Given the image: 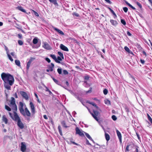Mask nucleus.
Here are the masks:
<instances>
[{"mask_svg": "<svg viewBox=\"0 0 152 152\" xmlns=\"http://www.w3.org/2000/svg\"><path fill=\"white\" fill-rule=\"evenodd\" d=\"M1 77L4 82V87L8 90H11V86L14 84L15 82L13 76L9 73L3 72L1 75Z\"/></svg>", "mask_w": 152, "mask_h": 152, "instance_id": "f257e3e1", "label": "nucleus"}, {"mask_svg": "<svg viewBox=\"0 0 152 152\" xmlns=\"http://www.w3.org/2000/svg\"><path fill=\"white\" fill-rule=\"evenodd\" d=\"M20 113L25 117L27 116L30 117L31 115V113L27 107H25L24 110L21 111V112H20Z\"/></svg>", "mask_w": 152, "mask_h": 152, "instance_id": "f03ea898", "label": "nucleus"}, {"mask_svg": "<svg viewBox=\"0 0 152 152\" xmlns=\"http://www.w3.org/2000/svg\"><path fill=\"white\" fill-rule=\"evenodd\" d=\"M87 108L89 111L90 112L91 114L92 115V116L94 118V119L97 121H99V119H98L97 116H98L99 115L100 113L99 112L96 110H93V112L94 113H91L88 107H87Z\"/></svg>", "mask_w": 152, "mask_h": 152, "instance_id": "7ed1b4c3", "label": "nucleus"}, {"mask_svg": "<svg viewBox=\"0 0 152 152\" xmlns=\"http://www.w3.org/2000/svg\"><path fill=\"white\" fill-rule=\"evenodd\" d=\"M10 104L12 105V109L14 110L17 111V107L15 104V98L13 97H11V99L10 101Z\"/></svg>", "mask_w": 152, "mask_h": 152, "instance_id": "20e7f679", "label": "nucleus"}, {"mask_svg": "<svg viewBox=\"0 0 152 152\" xmlns=\"http://www.w3.org/2000/svg\"><path fill=\"white\" fill-rule=\"evenodd\" d=\"M17 111L14 110L13 111V117H12V119L15 121H17L18 120L20 119L19 116L18 115V114L16 112Z\"/></svg>", "mask_w": 152, "mask_h": 152, "instance_id": "39448f33", "label": "nucleus"}, {"mask_svg": "<svg viewBox=\"0 0 152 152\" xmlns=\"http://www.w3.org/2000/svg\"><path fill=\"white\" fill-rule=\"evenodd\" d=\"M76 134H78L80 136L82 137H84L85 135L83 132H84L81 130L78 127L75 128Z\"/></svg>", "mask_w": 152, "mask_h": 152, "instance_id": "423d86ee", "label": "nucleus"}, {"mask_svg": "<svg viewBox=\"0 0 152 152\" xmlns=\"http://www.w3.org/2000/svg\"><path fill=\"white\" fill-rule=\"evenodd\" d=\"M21 151L22 152H25L26 149V146L25 142H21Z\"/></svg>", "mask_w": 152, "mask_h": 152, "instance_id": "0eeeda50", "label": "nucleus"}, {"mask_svg": "<svg viewBox=\"0 0 152 152\" xmlns=\"http://www.w3.org/2000/svg\"><path fill=\"white\" fill-rule=\"evenodd\" d=\"M31 111L32 115H34L35 113V110L34 105L32 102H30L29 104Z\"/></svg>", "mask_w": 152, "mask_h": 152, "instance_id": "6e6552de", "label": "nucleus"}, {"mask_svg": "<svg viewBox=\"0 0 152 152\" xmlns=\"http://www.w3.org/2000/svg\"><path fill=\"white\" fill-rule=\"evenodd\" d=\"M35 59V58L31 57L28 61L27 63L26 68L28 70L31 66V64L32 61Z\"/></svg>", "mask_w": 152, "mask_h": 152, "instance_id": "1a4fd4ad", "label": "nucleus"}, {"mask_svg": "<svg viewBox=\"0 0 152 152\" xmlns=\"http://www.w3.org/2000/svg\"><path fill=\"white\" fill-rule=\"evenodd\" d=\"M20 93L23 97L25 98L26 100L28 99V97L26 92L23 91H20Z\"/></svg>", "mask_w": 152, "mask_h": 152, "instance_id": "9d476101", "label": "nucleus"}, {"mask_svg": "<svg viewBox=\"0 0 152 152\" xmlns=\"http://www.w3.org/2000/svg\"><path fill=\"white\" fill-rule=\"evenodd\" d=\"M17 122V125L21 129H23L24 128V126L23 123L21 121V119H20Z\"/></svg>", "mask_w": 152, "mask_h": 152, "instance_id": "9b49d317", "label": "nucleus"}, {"mask_svg": "<svg viewBox=\"0 0 152 152\" xmlns=\"http://www.w3.org/2000/svg\"><path fill=\"white\" fill-rule=\"evenodd\" d=\"M43 47L45 49L47 50H50L51 49L50 46L47 42H45L44 43Z\"/></svg>", "mask_w": 152, "mask_h": 152, "instance_id": "f8f14e48", "label": "nucleus"}, {"mask_svg": "<svg viewBox=\"0 0 152 152\" xmlns=\"http://www.w3.org/2000/svg\"><path fill=\"white\" fill-rule=\"evenodd\" d=\"M60 48L61 50L64 51H69V49L68 48L62 44L60 45Z\"/></svg>", "mask_w": 152, "mask_h": 152, "instance_id": "ddd939ff", "label": "nucleus"}, {"mask_svg": "<svg viewBox=\"0 0 152 152\" xmlns=\"http://www.w3.org/2000/svg\"><path fill=\"white\" fill-rule=\"evenodd\" d=\"M23 104L22 102H19V110L20 112H21V111H22L23 110H24L23 108Z\"/></svg>", "mask_w": 152, "mask_h": 152, "instance_id": "4468645a", "label": "nucleus"}, {"mask_svg": "<svg viewBox=\"0 0 152 152\" xmlns=\"http://www.w3.org/2000/svg\"><path fill=\"white\" fill-rule=\"evenodd\" d=\"M50 56L57 63H60V61L57 60L56 56L54 54H50Z\"/></svg>", "mask_w": 152, "mask_h": 152, "instance_id": "2eb2a0df", "label": "nucleus"}, {"mask_svg": "<svg viewBox=\"0 0 152 152\" xmlns=\"http://www.w3.org/2000/svg\"><path fill=\"white\" fill-rule=\"evenodd\" d=\"M116 133L119 141L121 142L122 140V136L120 132L118 130H116Z\"/></svg>", "mask_w": 152, "mask_h": 152, "instance_id": "dca6fc26", "label": "nucleus"}, {"mask_svg": "<svg viewBox=\"0 0 152 152\" xmlns=\"http://www.w3.org/2000/svg\"><path fill=\"white\" fill-rule=\"evenodd\" d=\"M16 9L25 13H26L25 10L23 9V7L21 6H19L16 7Z\"/></svg>", "mask_w": 152, "mask_h": 152, "instance_id": "f3484780", "label": "nucleus"}, {"mask_svg": "<svg viewBox=\"0 0 152 152\" xmlns=\"http://www.w3.org/2000/svg\"><path fill=\"white\" fill-rule=\"evenodd\" d=\"M54 67V64L53 63H51V65H48V67L49 68V69H50V72H52L53 70V69Z\"/></svg>", "mask_w": 152, "mask_h": 152, "instance_id": "a211bd4d", "label": "nucleus"}, {"mask_svg": "<svg viewBox=\"0 0 152 152\" xmlns=\"http://www.w3.org/2000/svg\"><path fill=\"white\" fill-rule=\"evenodd\" d=\"M53 29L60 34L62 35H64V32L62 31L59 29H58L56 28V27H54Z\"/></svg>", "mask_w": 152, "mask_h": 152, "instance_id": "6ab92c4d", "label": "nucleus"}, {"mask_svg": "<svg viewBox=\"0 0 152 152\" xmlns=\"http://www.w3.org/2000/svg\"><path fill=\"white\" fill-rule=\"evenodd\" d=\"M110 22L113 25L115 26H117L118 24L117 21L115 20L111 19L110 20Z\"/></svg>", "mask_w": 152, "mask_h": 152, "instance_id": "aec40b11", "label": "nucleus"}, {"mask_svg": "<svg viewBox=\"0 0 152 152\" xmlns=\"http://www.w3.org/2000/svg\"><path fill=\"white\" fill-rule=\"evenodd\" d=\"M2 120L4 122L5 124L8 123V120L5 115H4L2 117Z\"/></svg>", "mask_w": 152, "mask_h": 152, "instance_id": "412c9836", "label": "nucleus"}, {"mask_svg": "<svg viewBox=\"0 0 152 152\" xmlns=\"http://www.w3.org/2000/svg\"><path fill=\"white\" fill-rule=\"evenodd\" d=\"M105 137L106 140L107 141H108L110 140V136L108 134L105 132Z\"/></svg>", "mask_w": 152, "mask_h": 152, "instance_id": "4be33fe9", "label": "nucleus"}, {"mask_svg": "<svg viewBox=\"0 0 152 152\" xmlns=\"http://www.w3.org/2000/svg\"><path fill=\"white\" fill-rule=\"evenodd\" d=\"M61 123L62 124L63 126L65 128H67L68 127L66 126V123L65 121L64 120L62 121L61 122Z\"/></svg>", "mask_w": 152, "mask_h": 152, "instance_id": "5701e85b", "label": "nucleus"}, {"mask_svg": "<svg viewBox=\"0 0 152 152\" xmlns=\"http://www.w3.org/2000/svg\"><path fill=\"white\" fill-rule=\"evenodd\" d=\"M85 133L86 136V137L90 140L91 141H92L94 142V140L92 139V138L90 136V135L89 134H88L86 133L85 132H84Z\"/></svg>", "mask_w": 152, "mask_h": 152, "instance_id": "b1692460", "label": "nucleus"}, {"mask_svg": "<svg viewBox=\"0 0 152 152\" xmlns=\"http://www.w3.org/2000/svg\"><path fill=\"white\" fill-rule=\"evenodd\" d=\"M58 131L60 135L61 136H62L63 134L62 132V131L61 129V128L60 125H59L58 127Z\"/></svg>", "mask_w": 152, "mask_h": 152, "instance_id": "393cba45", "label": "nucleus"}, {"mask_svg": "<svg viewBox=\"0 0 152 152\" xmlns=\"http://www.w3.org/2000/svg\"><path fill=\"white\" fill-rule=\"evenodd\" d=\"M125 3L127 5L129 6L130 7H131L133 10H135L136 9L135 8V7H133L132 5H131V4H130L127 1H126Z\"/></svg>", "mask_w": 152, "mask_h": 152, "instance_id": "a878e982", "label": "nucleus"}, {"mask_svg": "<svg viewBox=\"0 0 152 152\" xmlns=\"http://www.w3.org/2000/svg\"><path fill=\"white\" fill-rule=\"evenodd\" d=\"M15 63L16 65L20 66V63L19 60H16L15 61Z\"/></svg>", "mask_w": 152, "mask_h": 152, "instance_id": "bb28decb", "label": "nucleus"}, {"mask_svg": "<svg viewBox=\"0 0 152 152\" xmlns=\"http://www.w3.org/2000/svg\"><path fill=\"white\" fill-rule=\"evenodd\" d=\"M49 1L50 2L53 3L54 5H56L58 4L56 0H49Z\"/></svg>", "mask_w": 152, "mask_h": 152, "instance_id": "cd10ccee", "label": "nucleus"}, {"mask_svg": "<svg viewBox=\"0 0 152 152\" xmlns=\"http://www.w3.org/2000/svg\"><path fill=\"white\" fill-rule=\"evenodd\" d=\"M58 54L62 58V59H64V57L63 53L60 51L58 52Z\"/></svg>", "mask_w": 152, "mask_h": 152, "instance_id": "c85d7f7f", "label": "nucleus"}, {"mask_svg": "<svg viewBox=\"0 0 152 152\" xmlns=\"http://www.w3.org/2000/svg\"><path fill=\"white\" fill-rule=\"evenodd\" d=\"M87 103H88L89 104H90L92 105L94 107H95V106H96V104L94 102H91L89 101H88L87 102Z\"/></svg>", "mask_w": 152, "mask_h": 152, "instance_id": "c756f323", "label": "nucleus"}, {"mask_svg": "<svg viewBox=\"0 0 152 152\" xmlns=\"http://www.w3.org/2000/svg\"><path fill=\"white\" fill-rule=\"evenodd\" d=\"M38 42V39L37 38H34L33 40V43L34 44H37Z\"/></svg>", "mask_w": 152, "mask_h": 152, "instance_id": "7c9ffc66", "label": "nucleus"}, {"mask_svg": "<svg viewBox=\"0 0 152 152\" xmlns=\"http://www.w3.org/2000/svg\"><path fill=\"white\" fill-rule=\"evenodd\" d=\"M5 109L9 111H11V109L7 105H5Z\"/></svg>", "mask_w": 152, "mask_h": 152, "instance_id": "2f4dec72", "label": "nucleus"}, {"mask_svg": "<svg viewBox=\"0 0 152 152\" xmlns=\"http://www.w3.org/2000/svg\"><path fill=\"white\" fill-rule=\"evenodd\" d=\"M32 10L35 16L37 17H39V16L38 13L37 12L33 10Z\"/></svg>", "mask_w": 152, "mask_h": 152, "instance_id": "473e14b6", "label": "nucleus"}, {"mask_svg": "<svg viewBox=\"0 0 152 152\" xmlns=\"http://www.w3.org/2000/svg\"><path fill=\"white\" fill-rule=\"evenodd\" d=\"M137 4L141 10L142 9V6L141 4L138 2H136Z\"/></svg>", "mask_w": 152, "mask_h": 152, "instance_id": "72a5a7b5", "label": "nucleus"}, {"mask_svg": "<svg viewBox=\"0 0 152 152\" xmlns=\"http://www.w3.org/2000/svg\"><path fill=\"white\" fill-rule=\"evenodd\" d=\"M7 56L9 58V60L11 61H13V59L12 58L11 56L9 54H7Z\"/></svg>", "mask_w": 152, "mask_h": 152, "instance_id": "f704fd0d", "label": "nucleus"}, {"mask_svg": "<svg viewBox=\"0 0 152 152\" xmlns=\"http://www.w3.org/2000/svg\"><path fill=\"white\" fill-rule=\"evenodd\" d=\"M52 79L58 85L59 82L56 79H55L53 77H52Z\"/></svg>", "mask_w": 152, "mask_h": 152, "instance_id": "c9c22d12", "label": "nucleus"}, {"mask_svg": "<svg viewBox=\"0 0 152 152\" xmlns=\"http://www.w3.org/2000/svg\"><path fill=\"white\" fill-rule=\"evenodd\" d=\"M46 91H48L49 93V94L50 95H53V93H52V92L51 91H50L49 89L47 87H46Z\"/></svg>", "mask_w": 152, "mask_h": 152, "instance_id": "e433bc0d", "label": "nucleus"}, {"mask_svg": "<svg viewBox=\"0 0 152 152\" xmlns=\"http://www.w3.org/2000/svg\"><path fill=\"white\" fill-rule=\"evenodd\" d=\"M103 93H104V94L106 95V94H107L108 93V91L106 89V88H105L104 90H103Z\"/></svg>", "mask_w": 152, "mask_h": 152, "instance_id": "4c0bfd02", "label": "nucleus"}, {"mask_svg": "<svg viewBox=\"0 0 152 152\" xmlns=\"http://www.w3.org/2000/svg\"><path fill=\"white\" fill-rule=\"evenodd\" d=\"M73 140V139L72 138H71L70 139V141L71 143L73 144L74 145H78V144L75 143V142L72 141V140Z\"/></svg>", "mask_w": 152, "mask_h": 152, "instance_id": "58836bf2", "label": "nucleus"}, {"mask_svg": "<svg viewBox=\"0 0 152 152\" xmlns=\"http://www.w3.org/2000/svg\"><path fill=\"white\" fill-rule=\"evenodd\" d=\"M121 22L122 24H123L124 25H126V21L124 19H121Z\"/></svg>", "mask_w": 152, "mask_h": 152, "instance_id": "ea45409f", "label": "nucleus"}, {"mask_svg": "<svg viewBox=\"0 0 152 152\" xmlns=\"http://www.w3.org/2000/svg\"><path fill=\"white\" fill-rule=\"evenodd\" d=\"M18 44L20 45H22L23 44V42L22 40H18Z\"/></svg>", "mask_w": 152, "mask_h": 152, "instance_id": "a19ab883", "label": "nucleus"}, {"mask_svg": "<svg viewBox=\"0 0 152 152\" xmlns=\"http://www.w3.org/2000/svg\"><path fill=\"white\" fill-rule=\"evenodd\" d=\"M57 72L59 74H61L62 73V69H61L58 68L57 70Z\"/></svg>", "mask_w": 152, "mask_h": 152, "instance_id": "79ce46f5", "label": "nucleus"}, {"mask_svg": "<svg viewBox=\"0 0 152 152\" xmlns=\"http://www.w3.org/2000/svg\"><path fill=\"white\" fill-rule=\"evenodd\" d=\"M112 118L114 121H115L117 119V117L115 115H113L112 116Z\"/></svg>", "mask_w": 152, "mask_h": 152, "instance_id": "37998d69", "label": "nucleus"}, {"mask_svg": "<svg viewBox=\"0 0 152 152\" xmlns=\"http://www.w3.org/2000/svg\"><path fill=\"white\" fill-rule=\"evenodd\" d=\"M123 10L125 12H126L128 10V8L125 7L123 8Z\"/></svg>", "mask_w": 152, "mask_h": 152, "instance_id": "c03bdc74", "label": "nucleus"}, {"mask_svg": "<svg viewBox=\"0 0 152 152\" xmlns=\"http://www.w3.org/2000/svg\"><path fill=\"white\" fill-rule=\"evenodd\" d=\"M45 60L48 63L50 62L51 61L50 59L48 57H46L45 59Z\"/></svg>", "mask_w": 152, "mask_h": 152, "instance_id": "a18cd8bd", "label": "nucleus"}, {"mask_svg": "<svg viewBox=\"0 0 152 152\" xmlns=\"http://www.w3.org/2000/svg\"><path fill=\"white\" fill-rule=\"evenodd\" d=\"M63 74L65 75H68V71L66 70H63Z\"/></svg>", "mask_w": 152, "mask_h": 152, "instance_id": "49530a36", "label": "nucleus"}, {"mask_svg": "<svg viewBox=\"0 0 152 152\" xmlns=\"http://www.w3.org/2000/svg\"><path fill=\"white\" fill-rule=\"evenodd\" d=\"M124 48L125 50L127 52H128L130 50L129 48L127 46H125Z\"/></svg>", "mask_w": 152, "mask_h": 152, "instance_id": "de8ad7c7", "label": "nucleus"}, {"mask_svg": "<svg viewBox=\"0 0 152 152\" xmlns=\"http://www.w3.org/2000/svg\"><path fill=\"white\" fill-rule=\"evenodd\" d=\"M18 37L19 39H21L23 38L22 35L21 34H18Z\"/></svg>", "mask_w": 152, "mask_h": 152, "instance_id": "09e8293b", "label": "nucleus"}, {"mask_svg": "<svg viewBox=\"0 0 152 152\" xmlns=\"http://www.w3.org/2000/svg\"><path fill=\"white\" fill-rule=\"evenodd\" d=\"M73 16H75L77 17H79V14L76 12H74V13H73Z\"/></svg>", "mask_w": 152, "mask_h": 152, "instance_id": "8fccbe9b", "label": "nucleus"}, {"mask_svg": "<svg viewBox=\"0 0 152 152\" xmlns=\"http://www.w3.org/2000/svg\"><path fill=\"white\" fill-rule=\"evenodd\" d=\"M130 146V145H127L126 146V151H129V147Z\"/></svg>", "mask_w": 152, "mask_h": 152, "instance_id": "3c124183", "label": "nucleus"}, {"mask_svg": "<svg viewBox=\"0 0 152 152\" xmlns=\"http://www.w3.org/2000/svg\"><path fill=\"white\" fill-rule=\"evenodd\" d=\"M57 59L58 60L60 61H61L63 59L60 56H58L57 58Z\"/></svg>", "mask_w": 152, "mask_h": 152, "instance_id": "603ef678", "label": "nucleus"}, {"mask_svg": "<svg viewBox=\"0 0 152 152\" xmlns=\"http://www.w3.org/2000/svg\"><path fill=\"white\" fill-rule=\"evenodd\" d=\"M125 110L126 111L127 113H128L129 112V108H128V107H125Z\"/></svg>", "mask_w": 152, "mask_h": 152, "instance_id": "864d4df0", "label": "nucleus"}, {"mask_svg": "<svg viewBox=\"0 0 152 152\" xmlns=\"http://www.w3.org/2000/svg\"><path fill=\"white\" fill-rule=\"evenodd\" d=\"M105 104H110V101L108 100H106V101H105Z\"/></svg>", "mask_w": 152, "mask_h": 152, "instance_id": "5fc2aeb1", "label": "nucleus"}, {"mask_svg": "<svg viewBox=\"0 0 152 152\" xmlns=\"http://www.w3.org/2000/svg\"><path fill=\"white\" fill-rule=\"evenodd\" d=\"M86 144H87L88 145H91V144L90 143L89 141L87 139H86Z\"/></svg>", "mask_w": 152, "mask_h": 152, "instance_id": "6e6d98bb", "label": "nucleus"}, {"mask_svg": "<svg viewBox=\"0 0 152 152\" xmlns=\"http://www.w3.org/2000/svg\"><path fill=\"white\" fill-rule=\"evenodd\" d=\"M92 89V88H91L90 87V90H89L87 91H86V93H91V91Z\"/></svg>", "mask_w": 152, "mask_h": 152, "instance_id": "4d7b16f0", "label": "nucleus"}, {"mask_svg": "<svg viewBox=\"0 0 152 152\" xmlns=\"http://www.w3.org/2000/svg\"><path fill=\"white\" fill-rule=\"evenodd\" d=\"M107 2L109 4H111L112 2L110 0H104Z\"/></svg>", "mask_w": 152, "mask_h": 152, "instance_id": "13d9d810", "label": "nucleus"}, {"mask_svg": "<svg viewBox=\"0 0 152 152\" xmlns=\"http://www.w3.org/2000/svg\"><path fill=\"white\" fill-rule=\"evenodd\" d=\"M138 148H139V147L138 146H136L135 150V152H139Z\"/></svg>", "mask_w": 152, "mask_h": 152, "instance_id": "bf43d9fd", "label": "nucleus"}, {"mask_svg": "<svg viewBox=\"0 0 152 152\" xmlns=\"http://www.w3.org/2000/svg\"><path fill=\"white\" fill-rule=\"evenodd\" d=\"M136 134L137 135V136L138 137V139L139 140L140 139V137L139 134L137 132H136Z\"/></svg>", "mask_w": 152, "mask_h": 152, "instance_id": "052dcab7", "label": "nucleus"}, {"mask_svg": "<svg viewBox=\"0 0 152 152\" xmlns=\"http://www.w3.org/2000/svg\"><path fill=\"white\" fill-rule=\"evenodd\" d=\"M140 62L142 64H144L145 62L144 60L142 59H140Z\"/></svg>", "mask_w": 152, "mask_h": 152, "instance_id": "680f3d73", "label": "nucleus"}, {"mask_svg": "<svg viewBox=\"0 0 152 152\" xmlns=\"http://www.w3.org/2000/svg\"><path fill=\"white\" fill-rule=\"evenodd\" d=\"M5 49V50L6 51L7 53H8V52L9 51V50L7 47L6 46H4Z\"/></svg>", "mask_w": 152, "mask_h": 152, "instance_id": "e2e57ef3", "label": "nucleus"}, {"mask_svg": "<svg viewBox=\"0 0 152 152\" xmlns=\"http://www.w3.org/2000/svg\"><path fill=\"white\" fill-rule=\"evenodd\" d=\"M84 79L86 80H88L89 79V77L88 76H85L84 77Z\"/></svg>", "mask_w": 152, "mask_h": 152, "instance_id": "0e129e2a", "label": "nucleus"}, {"mask_svg": "<svg viewBox=\"0 0 152 152\" xmlns=\"http://www.w3.org/2000/svg\"><path fill=\"white\" fill-rule=\"evenodd\" d=\"M127 34L129 36H131L132 35V34H131V33L129 31H127Z\"/></svg>", "mask_w": 152, "mask_h": 152, "instance_id": "69168bd1", "label": "nucleus"}, {"mask_svg": "<svg viewBox=\"0 0 152 152\" xmlns=\"http://www.w3.org/2000/svg\"><path fill=\"white\" fill-rule=\"evenodd\" d=\"M128 52L129 54H131L133 55H134L133 53L130 50Z\"/></svg>", "mask_w": 152, "mask_h": 152, "instance_id": "338daca9", "label": "nucleus"}, {"mask_svg": "<svg viewBox=\"0 0 152 152\" xmlns=\"http://www.w3.org/2000/svg\"><path fill=\"white\" fill-rule=\"evenodd\" d=\"M43 117L45 119H48V118L47 115H43Z\"/></svg>", "mask_w": 152, "mask_h": 152, "instance_id": "774afa93", "label": "nucleus"}]
</instances>
